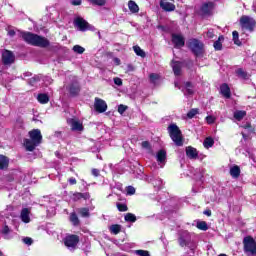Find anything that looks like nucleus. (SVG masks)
Wrapping results in <instances>:
<instances>
[{"label": "nucleus", "instance_id": "obj_1", "mask_svg": "<svg viewBox=\"0 0 256 256\" xmlns=\"http://www.w3.org/2000/svg\"><path fill=\"white\" fill-rule=\"evenodd\" d=\"M20 37L23 39V41H25V43L32 45L33 47H41L42 49H46V47L51 45L49 39L32 32L22 31L20 32Z\"/></svg>", "mask_w": 256, "mask_h": 256}, {"label": "nucleus", "instance_id": "obj_2", "mask_svg": "<svg viewBox=\"0 0 256 256\" xmlns=\"http://www.w3.org/2000/svg\"><path fill=\"white\" fill-rule=\"evenodd\" d=\"M30 139H24V147L26 151H35L36 147H39L43 141V135L41 134V130L33 129L28 133Z\"/></svg>", "mask_w": 256, "mask_h": 256}, {"label": "nucleus", "instance_id": "obj_3", "mask_svg": "<svg viewBox=\"0 0 256 256\" xmlns=\"http://www.w3.org/2000/svg\"><path fill=\"white\" fill-rule=\"evenodd\" d=\"M168 133L176 147H183V133L177 124H170L168 126Z\"/></svg>", "mask_w": 256, "mask_h": 256}, {"label": "nucleus", "instance_id": "obj_4", "mask_svg": "<svg viewBox=\"0 0 256 256\" xmlns=\"http://www.w3.org/2000/svg\"><path fill=\"white\" fill-rule=\"evenodd\" d=\"M187 47L195 57H203V55H205V44L197 38L190 39Z\"/></svg>", "mask_w": 256, "mask_h": 256}, {"label": "nucleus", "instance_id": "obj_5", "mask_svg": "<svg viewBox=\"0 0 256 256\" xmlns=\"http://www.w3.org/2000/svg\"><path fill=\"white\" fill-rule=\"evenodd\" d=\"M240 26L242 29H245L246 31L253 33V31H255L256 21L254 18H251L250 16L243 15L240 17Z\"/></svg>", "mask_w": 256, "mask_h": 256}, {"label": "nucleus", "instance_id": "obj_6", "mask_svg": "<svg viewBox=\"0 0 256 256\" xmlns=\"http://www.w3.org/2000/svg\"><path fill=\"white\" fill-rule=\"evenodd\" d=\"M74 27H77L78 31H81L82 33H85V31H93V29H95L93 25L89 24V22L82 17H76L74 19Z\"/></svg>", "mask_w": 256, "mask_h": 256}, {"label": "nucleus", "instance_id": "obj_7", "mask_svg": "<svg viewBox=\"0 0 256 256\" xmlns=\"http://www.w3.org/2000/svg\"><path fill=\"white\" fill-rule=\"evenodd\" d=\"M244 251L245 253H251L256 255V241L252 236H246L243 239Z\"/></svg>", "mask_w": 256, "mask_h": 256}, {"label": "nucleus", "instance_id": "obj_8", "mask_svg": "<svg viewBox=\"0 0 256 256\" xmlns=\"http://www.w3.org/2000/svg\"><path fill=\"white\" fill-rule=\"evenodd\" d=\"M79 236L75 234H69L64 238L65 247L75 249L79 245Z\"/></svg>", "mask_w": 256, "mask_h": 256}, {"label": "nucleus", "instance_id": "obj_9", "mask_svg": "<svg viewBox=\"0 0 256 256\" xmlns=\"http://www.w3.org/2000/svg\"><path fill=\"white\" fill-rule=\"evenodd\" d=\"M171 42L173 43L175 49L185 47V37H183L181 34L172 33Z\"/></svg>", "mask_w": 256, "mask_h": 256}, {"label": "nucleus", "instance_id": "obj_10", "mask_svg": "<svg viewBox=\"0 0 256 256\" xmlns=\"http://www.w3.org/2000/svg\"><path fill=\"white\" fill-rule=\"evenodd\" d=\"M2 63L3 65H13L15 63V54L10 50H4L2 52Z\"/></svg>", "mask_w": 256, "mask_h": 256}, {"label": "nucleus", "instance_id": "obj_11", "mask_svg": "<svg viewBox=\"0 0 256 256\" xmlns=\"http://www.w3.org/2000/svg\"><path fill=\"white\" fill-rule=\"evenodd\" d=\"M94 109L97 113H105V111H107V102L101 98L96 97L94 101Z\"/></svg>", "mask_w": 256, "mask_h": 256}, {"label": "nucleus", "instance_id": "obj_12", "mask_svg": "<svg viewBox=\"0 0 256 256\" xmlns=\"http://www.w3.org/2000/svg\"><path fill=\"white\" fill-rule=\"evenodd\" d=\"M67 89L70 97H77L79 93H81V86L79 85V82H72L69 84Z\"/></svg>", "mask_w": 256, "mask_h": 256}, {"label": "nucleus", "instance_id": "obj_13", "mask_svg": "<svg viewBox=\"0 0 256 256\" xmlns=\"http://www.w3.org/2000/svg\"><path fill=\"white\" fill-rule=\"evenodd\" d=\"M175 77L181 76V69H183V62L172 60L170 62Z\"/></svg>", "mask_w": 256, "mask_h": 256}, {"label": "nucleus", "instance_id": "obj_14", "mask_svg": "<svg viewBox=\"0 0 256 256\" xmlns=\"http://www.w3.org/2000/svg\"><path fill=\"white\" fill-rule=\"evenodd\" d=\"M213 9H215V3L206 2V3L202 4L200 11H201L202 15H211V11H213Z\"/></svg>", "mask_w": 256, "mask_h": 256}, {"label": "nucleus", "instance_id": "obj_15", "mask_svg": "<svg viewBox=\"0 0 256 256\" xmlns=\"http://www.w3.org/2000/svg\"><path fill=\"white\" fill-rule=\"evenodd\" d=\"M72 199L73 201H81V199H84V201H89V199H91V194L89 192H75L72 195Z\"/></svg>", "mask_w": 256, "mask_h": 256}, {"label": "nucleus", "instance_id": "obj_16", "mask_svg": "<svg viewBox=\"0 0 256 256\" xmlns=\"http://www.w3.org/2000/svg\"><path fill=\"white\" fill-rule=\"evenodd\" d=\"M220 93L225 99H231V88L229 87V84L223 83L220 86Z\"/></svg>", "mask_w": 256, "mask_h": 256}, {"label": "nucleus", "instance_id": "obj_17", "mask_svg": "<svg viewBox=\"0 0 256 256\" xmlns=\"http://www.w3.org/2000/svg\"><path fill=\"white\" fill-rule=\"evenodd\" d=\"M160 7L161 9H163V11H166L168 13H171V11H175V4L167 2L165 0L160 1Z\"/></svg>", "mask_w": 256, "mask_h": 256}, {"label": "nucleus", "instance_id": "obj_18", "mask_svg": "<svg viewBox=\"0 0 256 256\" xmlns=\"http://www.w3.org/2000/svg\"><path fill=\"white\" fill-rule=\"evenodd\" d=\"M186 156L188 159H197L199 152L193 146L186 147Z\"/></svg>", "mask_w": 256, "mask_h": 256}, {"label": "nucleus", "instance_id": "obj_19", "mask_svg": "<svg viewBox=\"0 0 256 256\" xmlns=\"http://www.w3.org/2000/svg\"><path fill=\"white\" fill-rule=\"evenodd\" d=\"M70 127L72 131H83L85 128L83 127V123L79 120L71 119L70 120Z\"/></svg>", "mask_w": 256, "mask_h": 256}, {"label": "nucleus", "instance_id": "obj_20", "mask_svg": "<svg viewBox=\"0 0 256 256\" xmlns=\"http://www.w3.org/2000/svg\"><path fill=\"white\" fill-rule=\"evenodd\" d=\"M29 213H31V212L29 211L28 208H23L21 210L20 219H21V221H23V223H30L31 222V218L29 217Z\"/></svg>", "mask_w": 256, "mask_h": 256}, {"label": "nucleus", "instance_id": "obj_21", "mask_svg": "<svg viewBox=\"0 0 256 256\" xmlns=\"http://www.w3.org/2000/svg\"><path fill=\"white\" fill-rule=\"evenodd\" d=\"M230 175L233 179H239V177H241V168L237 165H234L230 168Z\"/></svg>", "mask_w": 256, "mask_h": 256}, {"label": "nucleus", "instance_id": "obj_22", "mask_svg": "<svg viewBox=\"0 0 256 256\" xmlns=\"http://www.w3.org/2000/svg\"><path fill=\"white\" fill-rule=\"evenodd\" d=\"M9 167V158L3 154H0V170L3 171Z\"/></svg>", "mask_w": 256, "mask_h": 256}, {"label": "nucleus", "instance_id": "obj_23", "mask_svg": "<svg viewBox=\"0 0 256 256\" xmlns=\"http://www.w3.org/2000/svg\"><path fill=\"white\" fill-rule=\"evenodd\" d=\"M156 159L158 163H165L167 160V151L161 149L157 152Z\"/></svg>", "mask_w": 256, "mask_h": 256}, {"label": "nucleus", "instance_id": "obj_24", "mask_svg": "<svg viewBox=\"0 0 256 256\" xmlns=\"http://www.w3.org/2000/svg\"><path fill=\"white\" fill-rule=\"evenodd\" d=\"M223 35L219 36L218 39L214 42L213 47L215 51H222L223 49V43L221 41H224Z\"/></svg>", "mask_w": 256, "mask_h": 256}, {"label": "nucleus", "instance_id": "obj_25", "mask_svg": "<svg viewBox=\"0 0 256 256\" xmlns=\"http://www.w3.org/2000/svg\"><path fill=\"white\" fill-rule=\"evenodd\" d=\"M246 116H247V111L245 110H238L234 112V119H236V121H243V118H245Z\"/></svg>", "mask_w": 256, "mask_h": 256}, {"label": "nucleus", "instance_id": "obj_26", "mask_svg": "<svg viewBox=\"0 0 256 256\" xmlns=\"http://www.w3.org/2000/svg\"><path fill=\"white\" fill-rule=\"evenodd\" d=\"M133 51L138 57H142V59H145L147 57L145 50L141 49L140 46H133Z\"/></svg>", "mask_w": 256, "mask_h": 256}, {"label": "nucleus", "instance_id": "obj_27", "mask_svg": "<svg viewBox=\"0 0 256 256\" xmlns=\"http://www.w3.org/2000/svg\"><path fill=\"white\" fill-rule=\"evenodd\" d=\"M70 221L72 222V225H74V227H79V225L81 224V221L79 220V217L75 212H72L70 214Z\"/></svg>", "mask_w": 256, "mask_h": 256}, {"label": "nucleus", "instance_id": "obj_28", "mask_svg": "<svg viewBox=\"0 0 256 256\" xmlns=\"http://www.w3.org/2000/svg\"><path fill=\"white\" fill-rule=\"evenodd\" d=\"M37 99L41 103V105H47V103H49V95L45 93L38 94Z\"/></svg>", "mask_w": 256, "mask_h": 256}, {"label": "nucleus", "instance_id": "obj_29", "mask_svg": "<svg viewBox=\"0 0 256 256\" xmlns=\"http://www.w3.org/2000/svg\"><path fill=\"white\" fill-rule=\"evenodd\" d=\"M128 9H129V11H131L132 13H137V12L139 11V5H137V4L135 3V1L130 0V1L128 2Z\"/></svg>", "mask_w": 256, "mask_h": 256}, {"label": "nucleus", "instance_id": "obj_30", "mask_svg": "<svg viewBox=\"0 0 256 256\" xmlns=\"http://www.w3.org/2000/svg\"><path fill=\"white\" fill-rule=\"evenodd\" d=\"M232 37H233L234 45H237L238 47H241V45H243L241 40H239V32H237L236 30L233 31Z\"/></svg>", "mask_w": 256, "mask_h": 256}, {"label": "nucleus", "instance_id": "obj_31", "mask_svg": "<svg viewBox=\"0 0 256 256\" xmlns=\"http://www.w3.org/2000/svg\"><path fill=\"white\" fill-rule=\"evenodd\" d=\"M110 233H113V235H119V233H121V225H119V224L111 225Z\"/></svg>", "mask_w": 256, "mask_h": 256}, {"label": "nucleus", "instance_id": "obj_32", "mask_svg": "<svg viewBox=\"0 0 256 256\" xmlns=\"http://www.w3.org/2000/svg\"><path fill=\"white\" fill-rule=\"evenodd\" d=\"M236 75H238V77H241V79H249V74L247 73V71L243 70V68H239L238 70H236Z\"/></svg>", "mask_w": 256, "mask_h": 256}, {"label": "nucleus", "instance_id": "obj_33", "mask_svg": "<svg viewBox=\"0 0 256 256\" xmlns=\"http://www.w3.org/2000/svg\"><path fill=\"white\" fill-rule=\"evenodd\" d=\"M203 145L206 149H209V147H213V145H215V140L211 137H207L205 138Z\"/></svg>", "mask_w": 256, "mask_h": 256}, {"label": "nucleus", "instance_id": "obj_34", "mask_svg": "<svg viewBox=\"0 0 256 256\" xmlns=\"http://www.w3.org/2000/svg\"><path fill=\"white\" fill-rule=\"evenodd\" d=\"M91 5H97L98 7H104L107 4V0H87Z\"/></svg>", "mask_w": 256, "mask_h": 256}, {"label": "nucleus", "instance_id": "obj_35", "mask_svg": "<svg viewBox=\"0 0 256 256\" xmlns=\"http://www.w3.org/2000/svg\"><path fill=\"white\" fill-rule=\"evenodd\" d=\"M124 219L128 223H135V221H137V216H135V214H133V213H127L125 215Z\"/></svg>", "mask_w": 256, "mask_h": 256}, {"label": "nucleus", "instance_id": "obj_36", "mask_svg": "<svg viewBox=\"0 0 256 256\" xmlns=\"http://www.w3.org/2000/svg\"><path fill=\"white\" fill-rule=\"evenodd\" d=\"M196 227L200 231H207L209 229V226L207 225V222H205V221L197 222Z\"/></svg>", "mask_w": 256, "mask_h": 256}, {"label": "nucleus", "instance_id": "obj_37", "mask_svg": "<svg viewBox=\"0 0 256 256\" xmlns=\"http://www.w3.org/2000/svg\"><path fill=\"white\" fill-rule=\"evenodd\" d=\"M41 81V77L39 75H35L32 78L28 80V84L31 85V87L35 86L37 83Z\"/></svg>", "mask_w": 256, "mask_h": 256}, {"label": "nucleus", "instance_id": "obj_38", "mask_svg": "<svg viewBox=\"0 0 256 256\" xmlns=\"http://www.w3.org/2000/svg\"><path fill=\"white\" fill-rule=\"evenodd\" d=\"M116 207L118 209V211H120V213H125V211H129V207L127 206V204H123V203H116Z\"/></svg>", "mask_w": 256, "mask_h": 256}, {"label": "nucleus", "instance_id": "obj_39", "mask_svg": "<svg viewBox=\"0 0 256 256\" xmlns=\"http://www.w3.org/2000/svg\"><path fill=\"white\" fill-rule=\"evenodd\" d=\"M195 115H199V109H197V108H192L187 113L188 119H193V117H195Z\"/></svg>", "mask_w": 256, "mask_h": 256}, {"label": "nucleus", "instance_id": "obj_40", "mask_svg": "<svg viewBox=\"0 0 256 256\" xmlns=\"http://www.w3.org/2000/svg\"><path fill=\"white\" fill-rule=\"evenodd\" d=\"M79 213H80L81 217H90V215H91L89 213V208H87V207L80 208Z\"/></svg>", "mask_w": 256, "mask_h": 256}, {"label": "nucleus", "instance_id": "obj_41", "mask_svg": "<svg viewBox=\"0 0 256 256\" xmlns=\"http://www.w3.org/2000/svg\"><path fill=\"white\" fill-rule=\"evenodd\" d=\"M73 51H74V53H78V55H83V53H85V48H83L80 45H75L73 47Z\"/></svg>", "mask_w": 256, "mask_h": 256}, {"label": "nucleus", "instance_id": "obj_42", "mask_svg": "<svg viewBox=\"0 0 256 256\" xmlns=\"http://www.w3.org/2000/svg\"><path fill=\"white\" fill-rule=\"evenodd\" d=\"M242 129H248L250 133H255V128H253V125H251V122H247L245 125H243Z\"/></svg>", "mask_w": 256, "mask_h": 256}, {"label": "nucleus", "instance_id": "obj_43", "mask_svg": "<svg viewBox=\"0 0 256 256\" xmlns=\"http://www.w3.org/2000/svg\"><path fill=\"white\" fill-rule=\"evenodd\" d=\"M149 79H150L151 83H156V81H158V79H159V74L151 73L149 75Z\"/></svg>", "mask_w": 256, "mask_h": 256}, {"label": "nucleus", "instance_id": "obj_44", "mask_svg": "<svg viewBox=\"0 0 256 256\" xmlns=\"http://www.w3.org/2000/svg\"><path fill=\"white\" fill-rule=\"evenodd\" d=\"M136 255H139V256H151V254H149V251H147V250H136Z\"/></svg>", "mask_w": 256, "mask_h": 256}, {"label": "nucleus", "instance_id": "obj_45", "mask_svg": "<svg viewBox=\"0 0 256 256\" xmlns=\"http://www.w3.org/2000/svg\"><path fill=\"white\" fill-rule=\"evenodd\" d=\"M127 111V106L120 104L118 106V113H120V115H123V113H125Z\"/></svg>", "mask_w": 256, "mask_h": 256}, {"label": "nucleus", "instance_id": "obj_46", "mask_svg": "<svg viewBox=\"0 0 256 256\" xmlns=\"http://www.w3.org/2000/svg\"><path fill=\"white\" fill-rule=\"evenodd\" d=\"M126 193H127V195H135V187H133V186H128V187L126 188Z\"/></svg>", "mask_w": 256, "mask_h": 256}, {"label": "nucleus", "instance_id": "obj_47", "mask_svg": "<svg viewBox=\"0 0 256 256\" xmlns=\"http://www.w3.org/2000/svg\"><path fill=\"white\" fill-rule=\"evenodd\" d=\"M23 243H25V245H33V238L31 237H25L23 239Z\"/></svg>", "mask_w": 256, "mask_h": 256}, {"label": "nucleus", "instance_id": "obj_48", "mask_svg": "<svg viewBox=\"0 0 256 256\" xmlns=\"http://www.w3.org/2000/svg\"><path fill=\"white\" fill-rule=\"evenodd\" d=\"M178 241H179L180 247H187V240H185V238L180 237V238L178 239Z\"/></svg>", "mask_w": 256, "mask_h": 256}, {"label": "nucleus", "instance_id": "obj_49", "mask_svg": "<svg viewBox=\"0 0 256 256\" xmlns=\"http://www.w3.org/2000/svg\"><path fill=\"white\" fill-rule=\"evenodd\" d=\"M142 149H151V143L149 141H143L141 143Z\"/></svg>", "mask_w": 256, "mask_h": 256}, {"label": "nucleus", "instance_id": "obj_50", "mask_svg": "<svg viewBox=\"0 0 256 256\" xmlns=\"http://www.w3.org/2000/svg\"><path fill=\"white\" fill-rule=\"evenodd\" d=\"M206 121L208 125H213V123H215V118L213 116H207Z\"/></svg>", "mask_w": 256, "mask_h": 256}, {"label": "nucleus", "instance_id": "obj_51", "mask_svg": "<svg viewBox=\"0 0 256 256\" xmlns=\"http://www.w3.org/2000/svg\"><path fill=\"white\" fill-rule=\"evenodd\" d=\"M114 83L115 85H118V87H121V85H123V80L121 78H114Z\"/></svg>", "mask_w": 256, "mask_h": 256}, {"label": "nucleus", "instance_id": "obj_52", "mask_svg": "<svg viewBox=\"0 0 256 256\" xmlns=\"http://www.w3.org/2000/svg\"><path fill=\"white\" fill-rule=\"evenodd\" d=\"M206 37H208V39H213V37H215V32H213V30H208Z\"/></svg>", "mask_w": 256, "mask_h": 256}, {"label": "nucleus", "instance_id": "obj_53", "mask_svg": "<svg viewBox=\"0 0 256 256\" xmlns=\"http://www.w3.org/2000/svg\"><path fill=\"white\" fill-rule=\"evenodd\" d=\"M91 173H92V175H93L94 177H99V175H100V171H99V169H97V168H93L92 171H91Z\"/></svg>", "mask_w": 256, "mask_h": 256}, {"label": "nucleus", "instance_id": "obj_54", "mask_svg": "<svg viewBox=\"0 0 256 256\" xmlns=\"http://www.w3.org/2000/svg\"><path fill=\"white\" fill-rule=\"evenodd\" d=\"M82 0H71V5H74V7H77L81 5Z\"/></svg>", "mask_w": 256, "mask_h": 256}, {"label": "nucleus", "instance_id": "obj_55", "mask_svg": "<svg viewBox=\"0 0 256 256\" xmlns=\"http://www.w3.org/2000/svg\"><path fill=\"white\" fill-rule=\"evenodd\" d=\"M10 231H11V230L9 229V226L5 225L4 228H3V230H2V233H3L4 235H9Z\"/></svg>", "mask_w": 256, "mask_h": 256}, {"label": "nucleus", "instance_id": "obj_56", "mask_svg": "<svg viewBox=\"0 0 256 256\" xmlns=\"http://www.w3.org/2000/svg\"><path fill=\"white\" fill-rule=\"evenodd\" d=\"M69 185H77V179L71 177L68 179Z\"/></svg>", "mask_w": 256, "mask_h": 256}, {"label": "nucleus", "instance_id": "obj_57", "mask_svg": "<svg viewBox=\"0 0 256 256\" xmlns=\"http://www.w3.org/2000/svg\"><path fill=\"white\" fill-rule=\"evenodd\" d=\"M193 60H190V61H187L186 62V67L188 68V69H193Z\"/></svg>", "mask_w": 256, "mask_h": 256}, {"label": "nucleus", "instance_id": "obj_58", "mask_svg": "<svg viewBox=\"0 0 256 256\" xmlns=\"http://www.w3.org/2000/svg\"><path fill=\"white\" fill-rule=\"evenodd\" d=\"M203 214L206 215L207 217H211V215H212L211 209L204 210Z\"/></svg>", "mask_w": 256, "mask_h": 256}, {"label": "nucleus", "instance_id": "obj_59", "mask_svg": "<svg viewBox=\"0 0 256 256\" xmlns=\"http://www.w3.org/2000/svg\"><path fill=\"white\" fill-rule=\"evenodd\" d=\"M187 95H193L195 91H193V88H186Z\"/></svg>", "mask_w": 256, "mask_h": 256}, {"label": "nucleus", "instance_id": "obj_60", "mask_svg": "<svg viewBox=\"0 0 256 256\" xmlns=\"http://www.w3.org/2000/svg\"><path fill=\"white\" fill-rule=\"evenodd\" d=\"M185 87H186V89H193V83L188 81L185 83Z\"/></svg>", "mask_w": 256, "mask_h": 256}, {"label": "nucleus", "instance_id": "obj_61", "mask_svg": "<svg viewBox=\"0 0 256 256\" xmlns=\"http://www.w3.org/2000/svg\"><path fill=\"white\" fill-rule=\"evenodd\" d=\"M114 63H115V65H121V59L114 58Z\"/></svg>", "mask_w": 256, "mask_h": 256}, {"label": "nucleus", "instance_id": "obj_62", "mask_svg": "<svg viewBox=\"0 0 256 256\" xmlns=\"http://www.w3.org/2000/svg\"><path fill=\"white\" fill-rule=\"evenodd\" d=\"M8 35H9L10 37H15V30H10V31H8Z\"/></svg>", "mask_w": 256, "mask_h": 256}, {"label": "nucleus", "instance_id": "obj_63", "mask_svg": "<svg viewBox=\"0 0 256 256\" xmlns=\"http://www.w3.org/2000/svg\"><path fill=\"white\" fill-rule=\"evenodd\" d=\"M128 69H129V71H135V68L131 64L128 65Z\"/></svg>", "mask_w": 256, "mask_h": 256}, {"label": "nucleus", "instance_id": "obj_64", "mask_svg": "<svg viewBox=\"0 0 256 256\" xmlns=\"http://www.w3.org/2000/svg\"><path fill=\"white\" fill-rule=\"evenodd\" d=\"M0 256H3V252L2 251H0Z\"/></svg>", "mask_w": 256, "mask_h": 256}]
</instances>
